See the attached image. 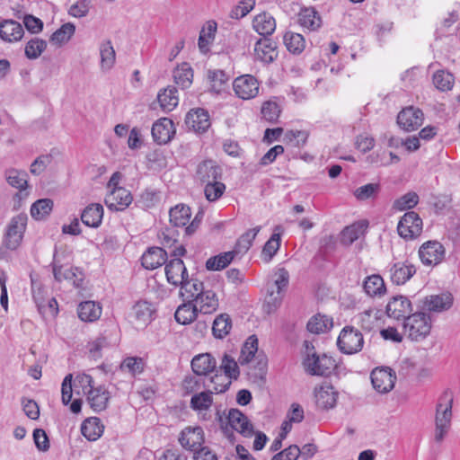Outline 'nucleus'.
Returning <instances> with one entry per match:
<instances>
[{
	"mask_svg": "<svg viewBox=\"0 0 460 460\" xmlns=\"http://www.w3.org/2000/svg\"><path fill=\"white\" fill-rule=\"evenodd\" d=\"M432 322L429 314L418 311L408 315L403 322V332L411 341L420 342L430 333Z\"/></svg>",
	"mask_w": 460,
	"mask_h": 460,
	"instance_id": "obj_1",
	"label": "nucleus"
},
{
	"mask_svg": "<svg viewBox=\"0 0 460 460\" xmlns=\"http://www.w3.org/2000/svg\"><path fill=\"white\" fill-rule=\"evenodd\" d=\"M76 382L82 385L83 391L87 396V402L95 412H100L107 408L110 393L104 386L93 387V377L86 374L77 376Z\"/></svg>",
	"mask_w": 460,
	"mask_h": 460,
	"instance_id": "obj_2",
	"label": "nucleus"
},
{
	"mask_svg": "<svg viewBox=\"0 0 460 460\" xmlns=\"http://www.w3.org/2000/svg\"><path fill=\"white\" fill-rule=\"evenodd\" d=\"M453 397L446 391L438 399L435 418V440L441 442L451 426Z\"/></svg>",
	"mask_w": 460,
	"mask_h": 460,
	"instance_id": "obj_3",
	"label": "nucleus"
},
{
	"mask_svg": "<svg viewBox=\"0 0 460 460\" xmlns=\"http://www.w3.org/2000/svg\"><path fill=\"white\" fill-rule=\"evenodd\" d=\"M364 346L363 334L354 326L347 325L341 331L337 339L339 350L346 355L356 354Z\"/></svg>",
	"mask_w": 460,
	"mask_h": 460,
	"instance_id": "obj_4",
	"label": "nucleus"
},
{
	"mask_svg": "<svg viewBox=\"0 0 460 460\" xmlns=\"http://www.w3.org/2000/svg\"><path fill=\"white\" fill-rule=\"evenodd\" d=\"M28 222V216L21 213L11 218L4 235V246L12 251L16 250L22 243Z\"/></svg>",
	"mask_w": 460,
	"mask_h": 460,
	"instance_id": "obj_5",
	"label": "nucleus"
},
{
	"mask_svg": "<svg viewBox=\"0 0 460 460\" xmlns=\"http://www.w3.org/2000/svg\"><path fill=\"white\" fill-rule=\"evenodd\" d=\"M305 371L312 376H329L337 367L335 358L327 354H308L304 360Z\"/></svg>",
	"mask_w": 460,
	"mask_h": 460,
	"instance_id": "obj_6",
	"label": "nucleus"
},
{
	"mask_svg": "<svg viewBox=\"0 0 460 460\" xmlns=\"http://www.w3.org/2000/svg\"><path fill=\"white\" fill-rule=\"evenodd\" d=\"M423 223L418 213L406 212L397 225L398 234L405 240H413L422 233Z\"/></svg>",
	"mask_w": 460,
	"mask_h": 460,
	"instance_id": "obj_7",
	"label": "nucleus"
},
{
	"mask_svg": "<svg viewBox=\"0 0 460 460\" xmlns=\"http://www.w3.org/2000/svg\"><path fill=\"white\" fill-rule=\"evenodd\" d=\"M370 378L376 391L386 394L394 387L396 375L391 367H380L371 372Z\"/></svg>",
	"mask_w": 460,
	"mask_h": 460,
	"instance_id": "obj_8",
	"label": "nucleus"
},
{
	"mask_svg": "<svg viewBox=\"0 0 460 460\" xmlns=\"http://www.w3.org/2000/svg\"><path fill=\"white\" fill-rule=\"evenodd\" d=\"M420 261L426 266H436L445 258L446 249L438 241H428L419 249Z\"/></svg>",
	"mask_w": 460,
	"mask_h": 460,
	"instance_id": "obj_9",
	"label": "nucleus"
},
{
	"mask_svg": "<svg viewBox=\"0 0 460 460\" xmlns=\"http://www.w3.org/2000/svg\"><path fill=\"white\" fill-rule=\"evenodd\" d=\"M233 88L239 98L251 100L259 94L260 84L253 75H243L234 79Z\"/></svg>",
	"mask_w": 460,
	"mask_h": 460,
	"instance_id": "obj_10",
	"label": "nucleus"
},
{
	"mask_svg": "<svg viewBox=\"0 0 460 460\" xmlns=\"http://www.w3.org/2000/svg\"><path fill=\"white\" fill-rule=\"evenodd\" d=\"M385 313L389 318L404 322L408 315L413 314L411 302L404 296H393L386 305Z\"/></svg>",
	"mask_w": 460,
	"mask_h": 460,
	"instance_id": "obj_11",
	"label": "nucleus"
},
{
	"mask_svg": "<svg viewBox=\"0 0 460 460\" xmlns=\"http://www.w3.org/2000/svg\"><path fill=\"white\" fill-rule=\"evenodd\" d=\"M289 282V273L284 269H279L275 274L274 284L277 288V295L272 291L266 298L267 311L270 313L275 310L282 301L281 293L288 288Z\"/></svg>",
	"mask_w": 460,
	"mask_h": 460,
	"instance_id": "obj_12",
	"label": "nucleus"
},
{
	"mask_svg": "<svg viewBox=\"0 0 460 460\" xmlns=\"http://www.w3.org/2000/svg\"><path fill=\"white\" fill-rule=\"evenodd\" d=\"M182 447L191 452L199 451L204 443V431L200 427H187L179 437Z\"/></svg>",
	"mask_w": 460,
	"mask_h": 460,
	"instance_id": "obj_13",
	"label": "nucleus"
},
{
	"mask_svg": "<svg viewBox=\"0 0 460 460\" xmlns=\"http://www.w3.org/2000/svg\"><path fill=\"white\" fill-rule=\"evenodd\" d=\"M133 197L125 188H113L105 197L104 203L111 211H122L132 202Z\"/></svg>",
	"mask_w": 460,
	"mask_h": 460,
	"instance_id": "obj_14",
	"label": "nucleus"
},
{
	"mask_svg": "<svg viewBox=\"0 0 460 460\" xmlns=\"http://www.w3.org/2000/svg\"><path fill=\"white\" fill-rule=\"evenodd\" d=\"M423 112L412 106L401 111L397 116V123L405 131H413L422 125Z\"/></svg>",
	"mask_w": 460,
	"mask_h": 460,
	"instance_id": "obj_15",
	"label": "nucleus"
},
{
	"mask_svg": "<svg viewBox=\"0 0 460 460\" xmlns=\"http://www.w3.org/2000/svg\"><path fill=\"white\" fill-rule=\"evenodd\" d=\"M152 137L158 145L169 143L175 134L174 124L168 118H162L156 120L152 127Z\"/></svg>",
	"mask_w": 460,
	"mask_h": 460,
	"instance_id": "obj_16",
	"label": "nucleus"
},
{
	"mask_svg": "<svg viewBox=\"0 0 460 460\" xmlns=\"http://www.w3.org/2000/svg\"><path fill=\"white\" fill-rule=\"evenodd\" d=\"M165 275L168 283L174 287L182 284L184 279H187L189 273L182 260L174 258L165 264Z\"/></svg>",
	"mask_w": 460,
	"mask_h": 460,
	"instance_id": "obj_17",
	"label": "nucleus"
},
{
	"mask_svg": "<svg viewBox=\"0 0 460 460\" xmlns=\"http://www.w3.org/2000/svg\"><path fill=\"white\" fill-rule=\"evenodd\" d=\"M389 273L394 284L403 285L416 273V267L408 261H397L391 265Z\"/></svg>",
	"mask_w": 460,
	"mask_h": 460,
	"instance_id": "obj_18",
	"label": "nucleus"
},
{
	"mask_svg": "<svg viewBox=\"0 0 460 460\" xmlns=\"http://www.w3.org/2000/svg\"><path fill=\"white\" fill-rule=\"evenodd\" d=\"M185 124L195 132L204 133L211 124L209 114L202 108L190 110L185 117Z\"/></svg>",
	"mask_w": 460,
	"mask_h": 460,
	"instance_id": "obj_19",
	"label": "nucleus"
},
{
	"mask_svg": "<svg viewBox=\"0 0 460 460\" xmlns=\"http://www.w3.org/2000/svg\"><path fill=\"white\" fill-rule=\"evenodd\" d=\"M53 275L57 281H70L75 288H80L84 281V274L78 268L70 267L64 269L55 260L52 263Z\"/></svg>",
	"mask_w": 460,
	"mask_h": 460,
	"instance_id": "obj_20",
	"label": "nucleus"
},
{
	"mask_svg": "<svg viewBox=\"0 0 460 460\" xmlns=\"http://www.w3.org/2000/svg\"><path fill=\"white\" fill-rule=\"evenodd\" d=\"M226 420L229 426L243 437L249 438L252 436V425L250 423L247 417L238 409L229 410Z\"/></svg>",
	"mask_w": 460,
	"mask_h": 460,
	"instance_id": "obj_21",
	"label": "nucleus"
},
{
	"mask_svg": "<svg viewBox=\"0 0 460 460\" xmlns=\"http://www.w3.org/2000/svg\"><path fill=\"white\" fill-rule=\"evenodd\" d=\"M254 56L257 60L270 64L278 58L277 47L270 39H260L255 43Z\"/></svg>",
	"mask_w": 460,
	"mask_h": 460,
	"instance_id": "obj_22",
	"label": "nucleus"
},
{
	"mask_svg": "<svg viewBox=\"0 0 460 460\" xmlns=\"http://www.w3.org/2000/svg\"><path fill=\"white\" fill-rule=\"evenodd\" d=\"M167 252L161 247H150L141 257L142 266L146 270H155L166 262Z\"/></svg>",
	"mask_w": 460,
	"mask_h": 460,
	"instance_id": "obj_23",
	"label": "nucleus"
},
{
	"mask_svg": "<svg viewBox=\"0 0 460 460\" xmlns=\"http://www.w3.org/2000/svg\"><path fill=\"white\" fill-rule=\"evenodd\" d=\"M315 402L323 410H329L336 405L338 393L331 385H321L314 390Z\"/></svg>",
	"mask_w": 460,
	"mask_h": 460,
	"instance_id": "obj_24",
	"label": "nucleus"
},
{
	"mask_svg": "<svg viewBox=\"0 0 460 460\" xmlns=\"http://www.w3.org/2000/svg\"><path fill=\"white\" fill-rule=\"evenodd\" d=\"M196 174L197 178L206 184L220 179L222 169L215 161L206 160L198 165Z\"/></svg>",
	"mask_w": 460,
	"mask_h": 460,
	"instance_id": "obj_25",
	"label": "nucleus"
},
{
	"mask_svg": "<svg viewBox=\"0 0 460 460\" xmlns=\"http://www.w3.org/2000/svg\"><path fill=\"white\" fill-rule=\"evenodd\" d=\"M452 305V295L450 293H442L426 296L423 302V309L429 312H443L448 310Z\"/></svg>",
	"mask_w": 460,
	"mask_h": 460,
	"instance_id": "obj_26",
	"label": "nucleus"
},
{
	"mask_svg": "<svg viewBox=\"0 0 460 460\" xmlns=\"http://www.w3.org/2000/svg\"><path fill=\"white\" fill-rule=\"evenodd\" d=\"M194 305H197L199 313L203 314H213L219 306L217 296L216 292L211 289H205L194 300Z\"/></svg>",
	"mask_w": 460,
	"mask_h": 460,
	"instance_id": "obj_27",
	"label": "nucleus"
},
{
	"mask_svg": "<svg viewBox=\"0 0 460 460\" xmlns=\"http://www.w3.org/2000/svg\"><path fill=\"white\" fill-rule=\"evenodd\" d=\"M24 31L22 24L13 20L0 22V38L6 42H16L22 40Z\"/></svg>",
	"mask_w": 460,
	"mask_h": 460,
	"instance_id": "obj_28",
	"label": "nucleus"
},
{
	"mask_svg": "<svg viewBox=\"0 0 460 460\" xmlns=\"http://www.w3.org/2000/svg\"><path fill=\"white\" fill-rule=\"evenodd\" d=\"M103 207L99 203L88 205L81 213V220L89 227L97 228L102 221Z\"/></svg>",
	"mask_w": 460,
	"mask_h": 460,
	"instance_id": "obj_29",
	"label": "nucleus"
},
{
	"mask_svg": "<svg viewBox=\"0 0 460 460\" xmlns=\"http://www.w3.org/2000/svg\"><path fill=\"white\" fill-rule=\"evenodd\" d=\"M102 308L94 301H84L78 305L77 314L81 321L93 323L100 319Z\"/></svg>",
	"mask_w": 460,
	"mask_h": 460,
	"instance_id": "obj_30",
	"label": "nucleus"
},
{
	"mask_svg": "<svg viewBox=\"0 0 460 460\" xmlns=\"http://www.w3.org/2000/svg\"><path fill=\"white\" fill-rule=\"evenodd\" d=\"M157 102L162 111L168 113L173 111L179 103L178 90L173 86H168L160 90L157 94Z\"/></svg>",
	"mask_w": 460,
	"mask_h": 460,
	"instance_id": "obj_31",
	"label": "nucleus"
},
{
	"mask_svg": "<svg viewBox=\"0 0 460 460\" xmlns=\"http://www.w3.org/2000/svg\"><path fill=\"white\" fill-rule=\"evenodd\" d=\"M216 359L208 353L197 355L191 360V368L199 376L213 372L216 369Z\"/></svg>",
	"mask_w": 460,
	"mask_h": 460,
	"instance_id": "obj_32",
	"label": "nucleus"
},
{
	"mask_svg": "<svg viewBox=\"0 0 460 460\" xmlns=\"http://www.w3.org/2000/svg\"><path fill=\"white\" fill-rule=\"evenodd\" d=\"M199 313V308L194 302L186 301L177 307L174 318L178 323L187 325L197 319Z\"/></svg>",
	"mask_w": 460,
	"mask_h": 460,
	"instance_id": "obj_33",
	"label": "nucleus"
},
{
	"mask_svg": "<svg viewBox=\"0 0 460 460\" xmlns=\"http://www.w3.org/2000/svg\"><path fill=\"white\" fill-rule=\"evenodd\" d=\"M363 289L370 297H381L386 293V287L379 274L367 276L363 281Z\"/></svg>",
	"mask_w": 460,
	"mask_h": 460,
	"instance_id": "obj_34",
	"label": "nucleus"
},
{
	"mask_svg": "<svg viewBox=\"0 0 460 460\" xmlns=\"http://www.w3.org/2000/svg\"><path fill=\"white\" fill-rule=\"evenodd\" d=\"M181 288L180 296H185L187 301L194 302V300L203 292L206 288L204 283L196 278H190L182 281L179 286Z\"/></svg>",
	"mask_w": 460,
	"mask_h": 460,
	"instance_id": "obj_35",
	"label": "nucleus"
},
{
	"mask_svg": "<svg viewBox=\"0 0 460 460\" xmlns=\"http://www.w3.org/2000/svg\"><path fill=\"white\" fill-rule=\"evenodd\" d=\"M104 426L97 417H90L81 425L83 436L89 441H96L103 433Z\"/></svg>",
	"mask_w": 460,
	"mask_h": 460,
	"instance_id": "obj_36",
	"label": "nucleus"
},
{
	"mask_svg": "<svg viewBox=\"0 0 460 460\" xmlns=\"http://www.w3.org/2000/svg\"><path fill=\"white\" fill-rule=\"evenodd\" d=\"M253 29L262 36L271 35L276 30L274 17L268 13H261L256 15L252 21Z\"/></svg>",
	"mask_w": 460,
	"mask_h": 460,
	"instance_id": "obj_37",
	"label": "nucleus"
},
{
	"mask_svg": "<svg viewBox=\"0 0 460 460\" xmlns=\"http://www.w3.org/2000/svg\"><path fill=\"white\" fill-rule=\"evenodd\" d=\"M170 223L177 227H186L191 217L190 208L185 204H177L169 211Z\"/></svg>",
	"mask_w": 460,
	"mask_h": 460,
	"instance_id": "obj_38",
	"label": "nucleus"
},
{
	"mask_svg": "<svg viewBox=\"0 0 460 460\" xmlns=\"http://www.w3.org/2000/svg\"><path fill=\"white\" fill-rule=\"evenodd\" d=\"M4 175L8 184L20 190V193H17L16 197L22 199L23 195L22 190L26 189L28 184L27 172L14 168H10L5 171Z\"/></svg>",
	"mask_w": 460,
	"mask_h": 460,
	"instance_id": "obj_39",
	"label": "nucleus"
},
{
	"mask_svg": "<svg viewBox=\"0 0 460 460\" xmlns=\"http://www.w3.org/2000/svg\"><path fill=\"white\" fill-rule=\"evenodd\" d=\"M367 226L368 224L367 221H358L346 226L341 232V242L345 245L352 244L364 234Z\"/></svg>",
	"mask_w": 460,
	"mask_h": 460,
	"instance_id": "obj_40",
	"label": "nucleus"
},
{
	"mask_svg": "<svg viewBox=\"0 0 460 460\" xmlns=\"http://www.w3.org/2000/svg\"><path fill=\"white\" fill-rule=\"evenodd\" d=\"M173 79L177 85L182 89L189 88L193 81V70L190 65L183 62L173 70Z\"/></svg>",
	"mask_w": 460,
	"mask_h": 460,
	"instance_id": "obj_41",
	"label": "nucleus"
},
{
	"mask_svg": "<svg viewBox=\"0 0 460 460\" xmlns=\"http://www.w3.org/2000/svg\"><path fill=\"white\" fill-rule=\"evenodd\" d=\"M207 78L209 82L210 91L217 94L225 90L229 81V76L221 69H209L207 73Z\"/></svg>",
	"mask_w": 460,
	"mask_h": 460,
	"instance_id": "obj_42",
	"label": "nucleus"
},
{
	"mask_svg": "<svg viewBox=\"0 0 460 460\" xmlns=\"http://www.w3.org/2000/svg\"><path fill=\"white\" fill-rule=\"evenodd\" d=\"M298 22L302 27L310 31L317 30L322 23L318 12L314 8L302 9L298 14Z\"/></svg>",
	"mask_w": 460,
	"mask_h": 460,
	"instance_id": "obj_43",
	"label": "nucleus"
},
{
	"mask_svg": "<svg viewBox=\"0 0 460 460\" xmlns=\"http://www.w3.org/2000/svg\"><path fill=\"white\" fill-rule=\"evenodd\" d=\"M333 326L332 319L324 314H317L314 315L307 323V330L315 334L324 333L330 331Z\"/></svg>",
	"mask_w": 460,
	"mask_h": 460,
	"instance_id": "obj_44",
	"label": "nucleus"
},
{
	"mask_svg": "<svg viewBox=\"0 0 460 460\" xmlns=\"http://www.w3.org/2000/svg\"><path fill=\"white\" fill-rule=\"evenodd\" d=\"M432 83L438 91L447 92L454 86L455 76L447 70L438 69L433 74Z\"/></svg>",
	"mask_w": 460,
	"mask_h": 460,
	"instance_id": "obj_45",
	"label": "nucleus"
},
{
	"mask_svg": "<svg viewBox=\"0 0 460 460\" xmlns=\"http://www.w3.org/2000/svg\"><path fill=\"white\" fill-rule=\"evenodd\" d=\"M155 309L152 303L147 301H138L133 306V314L137 322L146 324L152 321Z\"/></svg>",
	"mask_w": 460,
	"mask_h": 460,
	"instance_id": "obj_46",
	"label": "nucleus"
},
{
	"mask_svg": "<svg viewBox=\"0 0 460 460\" xmlns=\"http://www.w3.org/2000/svg\"><path fill=\"white\" fill-rule=\"evenodd\" d=\"M232 329V319L229 314L224 313L218 314L212 325V333L217 339L227 336Z\"/></svg>",
	"mask_w": 460,
	"mask_h": 460,
	"instance_id": "obj_47",
	"label": "nucleus"
},
{
	"mask_svg": "<svg viewBox=\"0 0 460 460\" xmlns=\"http://www.w3.org/2000/svg\"><path fill=\"white\" fill-rule=\"evenodd\" d=\"M212 403V392L208 390L194 394L191 396L190 406L193 411L201 412L203 411L208 410Z\"/></svg>",
	"mask_w": 460,
	"mask_h": 460,
	"instance_id": "obj_48",
	"label": "nucleus"
},
{
	"mask_svg": "<svg viewBox=\"0 0 460 460\" xmlns=\"http://www.w3.org/2000/svg\"><path fill=\"white\" fill-rule=\"evenodd\" d=\"M283 40L287 49L292 54L298 55L305 48V40L300 33L288 31L285 33Z\"/></svg>",
	"mask_w": 460,
	"mask_h": 460,
	"instance_id": "obj_49",
	"label": "nucleus"
},
{
	"mask_svg": "<svg viewBox=\"0 0 460 460\" xmlns=\"http://www.w3.org/2000/svg\"><path fill=\"white\" fill-rule=\"evenodd\" d=\"M277 100L278 99L274 97L270 100L264 102L261 105V116L265 120L270 123L277 122L281 113V107L280 104L277 102Z\"/></svg>",
	"mask_w": 460,
	"mask_h": 460,
	"instance_id": "obj_50",
	"label": "nucleus"
},
{
	"mask_svg": "<svg viewBox=\"0 0 460 460\" xmlns=\"http://www.w3.org/2000/svg\"><path fill=\"white\" fill-rule=\"evenodd\" d=\"M258 351V339L255 335H251L243 343L238 361L241 365H245L251 362Z\"/></svg>",
	"mask_w": 460,
	"mask_h": 460,
	"instance_id": "obj_51",
	"label": "nucleus"
},
{
	"mask_svg": "<svg viewBox=\"0 0 460 460\" xmlns=\"http://www.w3.org/2000/svg\"><path fill=\"white\" fill-rule=\"evenodd\" d=\"M261 230V226L249 229L237 240L233 252L234 254L245 253L252 246L253 240Z\"/></svg>",
	"mask_w": 460,
	"mask_h": 460,
	"instance_id": "obj_52",
	"label": "nucleus"
},
{
	"mask_svg": "<svg viewBox=\"0 0 460 460\" xmlns=\"http://www.w3.org/2000/svg\"><path fill=\"white\" fill-rule=\"evenodd\" d=\"M235 254L233 252H222L218 255L210 257L206 261V268L208 270H220L227 267L234 260Z\"/></svg>",
	"mask_w": 460,
	"mask_h": 460,
	"instance_id": "obj_53",
	"label": "nucleus"
},
{
	"mask_svg": "<svg viewBox=\"0 0 460 460\" xmlns=\"http://www.w3.org/2000/svg\"><path fill=\"white\" fill-rule=\"evenodd\" d=\"M101 66L102 69H111L116 58L115 50L111 40H105L100 45Z\"/></svg>",
	"mask_w": 460,
	"mask_h": 460,
	"instance_id": "obj_54",
	"label": "nucleus"
},
{
	"mask_svg": "<svg viewBox=\"0 0 460 460\" xmlns=\"http://www.w3.org/2000/svg\"><path fill=\"white\" fill-rule=\"evenodd\" d=\"M419 200V195L416 192L409 191L394 201L393 209L397 211L411 209L417 206Z\"/></svg>",
	"mask_w": 460,
	"mask_h": 460,
	"instance_id": "obj_55",
	"label": "nucleus"
},
{
	"mask_svg": "<svg viewBox=\"0 0 460 460\" xmlns=\"http://www.w3.org/2000/svg\"><path fill=\"white\" fill-rule=\"evenodd\" d=\"M53 208V201L50 199H41L35 201L31 207V215L40 220L48 216Z\"/></svg>",
	"mask_w": 460,
	"mask_h": 460,
	"instance_id": "obj_56",
	"label": "nucleus"
},
{
	"mask_svg": "<svg viewBox=\"0 0 460 460\" xmlns=\"http://www.w3.org/2000/svg\"><path fill=\"white\" fill-rule=\"evenodd\" d=\"M75 26L71 22H66L51 35L50 41L57 44L66 43L75 34Z\"/></svg>",
	"mask_w": 460,
	"mask_h": 460,
	"instance_id": "obj_57",
	"label": "nucleus"
},
{
	"mask_svg": "<svg viewBox=\"0 0 460 460\" xmlns=\"http://www.w3.org/2000/svg\"><path fill=\"white\" fill-rule=\"evenodd\" d=\"M47 42L39 38H33L29 40L25 46V56L29 59L38 58L46 49Z\"/></svg>",
	"mask_w": 460,
	"mask_h": 460,
	"instance_id": "obj_58",
	"label": "nucleus"
},
{
	"mask_svg": "<svg viewBox=\"0 0 460 460\" xmlns=\"http://www.w3.org/2000/svg\"><path fill=\"white\" fill-rule=\"evenodd\" d=\"M144 367V360L139 357H128L120 364V369L128 371L132 376L142 373Z\"/></svg>",
	"mask_w": 460,
	"mask_h": 460,
	"instance_id": "obj_59",
	"label": "nucleus"
},
{
	"mask_svg": "<svg viewBox=\"0 0 460 460\" xmlns=\"http://www.w3.org/2000/svg\"><path fill=\"white\" fill-rule=\"evenodd\" d=\"M379 190L380 185L378 183H367L357 188L354 195L358 200H367L376 198Z\"/></svg>",
	"mask_w": 460,
	"mask_h": 460,
	"instance_id": "obj_60",
	"label": "nucleus"
},
{
	"mask_svg": "<svg viewBox=\"0 0 460 460\" xmlns=\"http://www.w3.org/2000/svg\"><path fill=\"white\" fill-rule=\"evenodd\" d=\"M217 31L216 23L208 24L207 31L202 29L199 37V48L201 52L206 53L208 51V46L214 40L215 32Z\"/></svg>",
	"mask_w": 460,
	"mask_h": 460,
	"instance_id": "obj_61",
	"label": "nucleus"
},
{
	"mask_svg": "<svg viewBox=\"0 0 460 460\" xmlns=\"http://www.w3.org/2000/svg\"><path fill=\"white\" fill-rule=\"evenodd\" d=\"M226 185L217 180L206 183L204 193L208 200L215 201L217 200L224 193Z\"/></svg>",
	"mask_w": 460,
	"mask_h": 460,
	"instance_id": "obj_62",
	"label": "nucleus"
},
{
	"mask_svg": "<svg viewBox=\"0 0 460 460\" xmlns=\"http://www.w3.org/2000/svg\"><path fill=\"white\" fill-rule=\"evenodd\" d=\"M280 247V235L273 234L266 242L262 249V255L267 261H270Z\"/></svg>",
	"mask_w": 460,
	"mask_h": 460,
	"instance_id": "obj_63",
	"label": "nucleus"
},
{
	"mask_svg": "<svg viewBox=\"0 0 460 460\" xmlns=\"http://www.w3.org/2000/svg\"><path fill=\"white\" fill-rule=\"evenodd\" d=\"M220 367L223 369L225 375L231 379H237L240 375L237 362L229 355L226 354L224 356Z\"/></svg>",
	"mask_w": 460,
	"mask_h": 460,
	"instance_id": "obj_64",
	"label": "nucleus"
}]
</instances>
